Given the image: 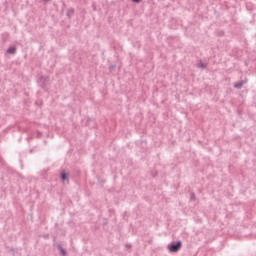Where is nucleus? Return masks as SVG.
<instances>
[{"label": "nucleus", "mask_w": 256, "mask_h": 256, "mask_svg": "<svg viewBox=\"0 0 256 256\" xmlns=\"http://www.w3.org/2000/svg\"><path fill=\"white\" fill-rule=\"evenodd\" d=\"M181 247H183V242L181 240H178L176 242H171L168 244L167 249L170 253H177L181 250Z\"/></svg>", "instance_id": "1"}, {"label": "nucleus", "mask_w": 256, "mask_h": 256, "mask_svg": "<svg viewBox=\"0 0 256 256\" xmlns=\"http://www.w3.org/2000/svg\"><path fill=\"white\" fill-rule=\"evenodd\" d=\"M38 82L40 84V87L44 89V91H47V83L49 82V76H40Z\"/></svg>", "instance_id": "2"}, {"label": "nucleus", "mask_w": 256, "mask_h": 256, "mask_svg": "<svg viewBox=\"0 0 256 256\" xmlns=\"http://www.w3.org/2000/svg\"><path fill=\"white\" fill-rule=\"evenodd\" d=\"M247 81H248L247 78H245L244 80L234 83L233 85L234 89H243V85H247Z\"/></svg>", "instance_id": "3"}, {"label": "nucleus", "mask_w": 256, "mask_h": 256, "mask_svg": "<svg viewBox=\"0 0 256 256\" xmlns=\"http://www.w3.org/2000/svg\"><path fill=\"white\" fill-rule=\"evenodd\" d=\"M60 179L61 181L65 182H69V173L68 172H65V170H63L61 173H60Z\"/></svg>", "instance_id": "4"}, {"label": "nucleus", "mask_w": 256, "mask_h": 256, "mask_svg": "<svg viewBox=\"0 0 256 256\" xmlns=\"http://www.w3.org/2000/svg\"><path fill=\"white\" fill-rule=\"evenodd\" d=\"M56 247L62 256H67V250L61 244H57Z\"/></svg>", "instance_id": "5"}, {"label": "nucleus", "mask_w": 256, "mask_h": 256, "mask_svg": "<svg viewBox=\"0 0 256 256\" xmlns=\"http://www.w3.org/2000/svg\"><path fill=\"white\" fill-rule=\"evenodd\" d=\"M6 53H8V55H15V53H17V47H15V46H10V47L7 49Z\"/></svg>", "instance_id": "6"}, {"label": "nucleus", "mask_w": 256, "mask_h": 256, "mask_svg": "<svg viewBox=\"0 0 256 256\" xmlns=\"http://www.w3.org/2000/svg\"><path fill=\"white\" fill-rule=\"evenodd\" d=\"M73 15H75V8H69L67 10L66 16L71 19V17H73Z\"/></svg>", "instance_id": "7"}, {"label": "nucleus", "mask_w": 256, "mask_h": 256, "mask_svg": "<svg viewBox=\"0 0 256 256\" xmlns=\"http://www.w3.org/2000/svg\"><path fill=\"white\" fill-rule=\"evenodd\" d=\"M198 67H199L200 69H207V64L201 62L200 64H198Z\"/></svg>", "instance_id": "8"}, {"label": "nucleus", "mask_w": 256, "mask_h": 256, "mask_svg": "<svg viewBox=\"0 0 256 256\" xmlns=\"http://www.w3.org/2000/svg\"><path fill=\"white\" fill-rule=\"evenodd\" d=\"M195 194L193 192L190 193V201H195Z\"/></svg>", "instance_id": "9"}, {"label": "nucleus", "mask_w": 256, "mask_h": 256, "mask_svg": "<svg viewBox=\"0 0 256 256\" xmlns=\"http://www.w3.org/2000/svg\"><path fill=\"white\" fill-rule=\"evenodd\" d=\"M132 3H141L143 0H131Z\"/></svg>", "instance_id": "10"}, {"label": "nucleus", "mask_w": 256, "mask_h": 256, "mask_svg": "<svg viewBox=\"0 0 256 256\" xmlns=\"http://www.w3.org/2000/svg\"><path fill=\"white\" fill-rule=\"evenodd\" d=\"M43 239H49V234H44Z\"/></svg>", "instance_id": "11"}, {"label": "nucleus", "mask_w": 256, "mask_h": 256, "mask_svg": "<svg viewBox=\"0 0 256 256\" xmlns=\"http://www.w3.org/2000/svg\"><path fill=\"white\" fill-rule=\"evenodd\" d=\"M116 67H117V65H115V64L110 65V69H115Z\"/></svg>", "instance_id": "12"}, {"label": "nucleus", "mask_w": 256, "mask_h": 256, "mask_svg": "<svg viewBox=\"0 0 256 256\" xmlns=\"http://www.w3.org/2000/svg\"><path fill=\"white\" fill-rule=\"evenodd\" d=\"M126 249H131V244H125Z\"/></svg>", "instance_id": "13"}, {"label": "nucleus", "mask_w": 256, "mask_h": 256, "mask_svg": "<svg viewBox=\"0 0 256 256\" xmlns=\"http://www.w3.org/2000/svg\"><path fill=\"white\" fill-rule=\"evenodd\" d=\"M43 1H45V3H49V1H51V0H43Z\"/></svg>", "instance_id": "14"}]
</instances>
